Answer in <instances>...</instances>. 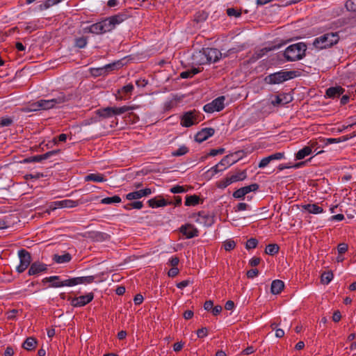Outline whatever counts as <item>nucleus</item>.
Returning <instances> with one entry per match:
<instances>
[{
    "label": "nucleus",
    "instance_id": "26",
    "mask_svg": "<svg viewBox=\"0 0 356 356\" xmlns=\"http://www.w3.org/2000/svg\"><path fill=\"white\" fill-rule=\"evenodd\" d=\"M288 96L284 94L275 95L271 100V103L274 106L284 105L289 102Z\"/></svg>",
    "mask_w": 356,
    "mask_h": 356
},
{
    "label": "nucleus",
    "instance_id": "18",
    "mask_svg": "<svg viewBox=\"0 0 356 356\" xmlns=\"http://www.w3.org/2000/svg\"><path fill=\"white\" fill-rule=\"evenodd\" d=\"M70 280V279L60 281V277L55 275V276L45 277L43 279L42 282H51V287H62V286H71L70 285H68V284H64L65 283H67Z\"/></svg>",
    "mask_w": 356,
    "mask_h": 356
},
{
    "label": "nucleus",
    "instance_id": "20",
    "mask_svg": "<svg viewBox=\"0 0 356 356\" xmlns=\"http://www.w3.org/2000/svg\"><path fill=\"white\" fill-rule=\"evenodd\" d=\"M94 276L74 277L71 278L67 283H65L64 284H68L73 286L80 284H90L92 283L94 281Z\"/></svg>",
    "mask_w": 356,
    "mask_h": 356
},
{
    "label": "nucleus",
    "instance_id": "11",
    "mask_svg": "<svg viewBox=\"0 0 356 356\" xmlns=\"http://www.w3.org/2000/svg\"><path fill=\"white\" fill-rule=\"evenodd\" d=\"M79 204V201L66 199L51 202L50 209L54 210L57 208H73L77 207Z\"/></svg>",
    "mask_w": 356,
    "mask_h": 356
},
{
    "label": "nucleus",
    "instance_id": "51",
    "mask_svg": "<svg viewBox=\"0 0 356 356\" xmlns=\"http://www.w3.org/2000/svg\"><path fill=\"white\" fill-rule=\"evenodd\" d=\"M258 241L256 238H251L247 241L245 248L247 249H252L257 247Z\"/></svg>",
    "mask_w": 356,
    "mask_h": 356
},
{
    "label": "nucleus",
    "instance_id": "58",
    "mask_svg": "<svg viewBox=\"0 0 356 356\" xmlns=\"http://www.w3.org/2000/svg\"><path fill=\"white\" fill-rule=\"evenodd\" d=\"M67 140V135L65 134H60L58 138H54L52 140L54 145H56L58 142H65Z\"/></svg>",
    "mask_w": 356,
    "mask_h": 356
},
{
    "label": "nucleus",
    "instance_id": "29",
    "mask_svg": "<svg viewBox=\"0 0 356 356\" xmlns=\"http://www.w3.org/2000/svg\"><path fill=\"white\" fill-rule=\"evenodd\" d=\"M111 22H113V26H115L128 18V15L125 13H118L117 15L109 17Z\"/></svg>",
    "mask_w": 356,
    "mask_h": 356
},
{
    "label": "nucleus",
    "instance_id": "19",
    "mask_svg": "<svg viewBox=\"0 0 356 356\" xmlns=\"http://www.w3.org/2000/svg\"><path fill=\"white\" fill-rule=\"evenodd\" d=\"M207 58H208L209 63L213 62L216 63L221 58V52L215 48H204Z\"/></svg>",
    "mask_w": 356,
    "mask_h": 356
},
{
    "label": "nucleus",
    "instance_id": "43",
    "mask_svg": "<svg viewBox=\"0 0 356 356\" xmlns=\"http://www.w3.org/2000/svg\"><path fill=\"white\" fill-rule=\"evenodd\" d=\"M188 152V148L184 145L179 147L177 150L172 153L174 156H180L186 154Z\"/></svg>",
    "mask_w": 356,
    "mask_h": 356
},
{
    "label": "nucleus",
    "instance_id": "46",
    "mask_svg": "<svg viewBox=\"0 0 356 356\" xmlns=\"http://www.w3.org/2000/svg\"><path fill=\"white\" fill-rule=\"evenodd\" d=\"M227 14L229 17H239L241 15V11L234 8H229L227 9Z\"/></svg>",
    "mask_w": 356,
    "mask_h": 356
},
{
    "label": "nucleus",
    "instance_id": "2",
    "mask_svg": "<svg viewBox=\"0 0 356 356\" xmlns=\"http://www.w3.org/2000/svg\"><path fill=\"white\" fill-rule=\"evenodd\" d=\"M307 45L304 42H298L289 45L284 51V56L287 61H296L305 56Z\"/></svg>",
    "mask_w": 356,
    "mask_h": 356
},
{
    "label": "nucleus",
    "instance_id": "28",
    "mask_svg": "<svg viewBox=\"0 0 356 356\" xmlns=\"http://www.w3.org/2000/svg\"><path fill=\"white\" fill-rule=\"evenodd\" d=\"M284 284L282 280H275L271 284V293L273 294H279L284 289Z\"/></svg>",
    "mask_w": 356,
    "mask_h": 356
},
{
    "label": "nucleus",
    "instance_id": "61",
    "mask_svg": "<svg viewBox=\"0 0 356 356\" xmlns=\"http://www.w3.org/2000/svg\"><path fill=\"white\" fill-rule=\"evenodd\" d=\"M208 331L207 327H202L197 330V335L198 338H203L207 335Z\"/></svg>",
    "mask_w": 356,
    "mask_h": 356
},
{
    "label": "nucleus",
    "instance_id": "32",
    "mask_svg": "<svg viewBox=\"0 0 356 356\" xmlns=\"http://www.w3.org/2000/svg\"><path fill=\"white\" fill-rule=\"evenodd\" d=\"M247 177V174H246V171L245 170H242V171H239L234 175H232L230 176H229L228 177L229 178V182H236V181H243Z\"/></svg>",
    "mask_w": 356,
    "mask_h": 356
},
{
    "label": "nucleus",
    "instance_id": "14",
    "mask_svg": "<svg viewBox=\"0 0 356 356\" xmlns=\"http://www.w3.org/2000/svg\"><path fill=\"white\" fill-rule=\"evenodd\" d=\"M47 270V265L39 261L31 264L28 271L29 275H38Z\"/></svg>",
    "mask_w": 356,
    "mask_h": 356
},
{
    "label": "nucleus",
    "instance_id": "37",
    "mask_svg": "<svg viewBox=\"0 0 356 356\" xmlns=\"http://www.w3.org/2000/svg\"><path fill=\"white\" fill-rule=\"evenodd\" d=\"M201 70L200 68H193L190 70H186L184 72H182L180 74V77L182 79H188L193 77L194 75L197 74V73L200 72Z\"/></svg>",
    "mask_w": 356,
    "mask_h": 356
},
{
    "label": "nucleus",
    "instance_id": "57",
    "mask_svg": "<svg viewBox=\"0 0 356 356\" xmlns=\"http://www.w3.org/2000/svg\"><path fill=\"white\" fill-rule=\"evenodd\" d=\"M270 163L271 162L270 161V160L268 159V158L267 156L264 157L259 163L258 168H264Z\"/></svg>",
    "mask_w": 356,
    "mask_h": 356
},
{
    "label": "nucleus",
    "instance_id": "17",
    "mask_svg": "<svg viewBox=\"0 0 356 356\" xmlns=\"http://www.w3.org/2000/svg\"><path fill=\"white\" fill-rule=\"evenodd\" d=\"M147 202L149 206L152 208H157L172 204V201L165 200L161 196L150 199L147 201Z\"/></svg>",
    "mask_w": 356,
    "mask_h": 356
},
{
    "label": "nucleus",
    "instance_id": "45",
    "mask_svg": "<svg viewBox=\"0 0 356 356\" xmlns=\"http://www.w3.org/2000/svg\"><path fill=\"white\" fill-rule=\"evenodd\" d=\"M41 110L40 102V100L31 104L28 108H26V111H38Z\"/></svg>",
    "mask_w": 356,
    "mask_h": 356
},
{
    "label": "nucleus",
    "instance_id": "54",
    "mask_svg": "<svg viewBox=\"0 0 356 356\" xmlns=\"http://www.w3.org/2000/svg\"><path fill=\"white\" fill-rule=\"evenodd\" d=\"M348 137H346V136H343L341 138H327L326 140V144H332V143H340V142H342V141H346V140H348Z\"/></svg>",
    "mask_w": 356,
    "mask_h": 356
},
{
    "label": "nucleus",
    "instance_id": "21",
    "mask_svg": "<svg viewBox=\"0 0 356 356\" xmlns=\"http://www.w3.org/2000/svg\"><path fill=\"white\" fill-rule=\"evenodd\" d=\"M345 92V89L341 86H337L334 87H330L326 90L325 97L328 98H337L339 97Z\"/></svg>",
    "mask_w": 356,
    "mask_h": 356
},
{
    "label": "nucleus",
    "instance_id": "5",
    "mask_svg": "<svg viewBox=\"0 0 356 356\" xmlns=\"http://www.w3.org/2000/svg\"><path fill=\"white\" fill-rule=\"evenodd\" d=\"M18 256L19 264L16 267V270L22 273L31 265V257L30 253L24 249L18 251Z\"/></svg>",
    "mask_w": 356,
    "mask_h": 356
},
{
    "label": "nucleus",
    "instance_id": "60",
    "mask_svg": "<svg viewBox=\"0 0 356 356\" xmlns=\"http://www.w3.org/2000/svg\"><path fill=\"white\" fill-rule=\"evenodd\" d=\"M247 193H249L250 192L257 191L259 188V185L257 184H252L249 186H245Z\"/></svg>",
    "mask_w": 356,
    "mask_h": 356
},
{
    "label": "nucleus",
    "instance_id": "59",
    "mask_svg": "<svg viewBox=\"0 0 356 356\" xmlns=\"http://www.w3.org/2000/svg\"><path fill=\"white\" fill-rule=\"evenodd\" d=\"M348 250V245L346 243H342L338 245L337 250L339 254H343Z\"/></svg>",
    "mask_w": 356,
    "mask_h": 356
},
{
    "label": "nucleus",
    "instance_id": "30",
    "mask_svg": "<svg viewBox=\"0 0 356 356\" xmlns=\"http://www.w3.org/2000/svg\"><path fill=\"white\" fill-rule=\"evenodd\" d=\"M72 256L70 253H65L63 255L54 254L53 260L57 264H64L70 261Z\"/></svg>",
    "mask_w": 356,
    "mask_h": 356
},
{
    "label": "nucleus",
    "instance_id": "39",
    "mask_svg": "<svg viewBox=\"0 0 356 356\" xmlns=\"http://www.w3.org/2000/svg\"><path fill=\"white\" fill-rule=\"evenodd\" d=\"M271 50H272L271 48H267V47L262 48V49L255 51L254 54L252 55V57L251 59L252 60H258V59L262 58L264 55H266V53H268V51H270Z\"/></svg>",
    "mask_w": 356,
    "mask_h": 356
},
{
    "label": "nucleus",
    "instance_id": "49",
    "mask_svg": "<svg viewBox=\"0 0 356 356\" xmlns=\"http://www.w3.org/2000/svg\"><path fill=\"white\" fill-rule=\"evenodd\" d=\"M87 43V39L84 37L78 38L75 40V45L79 48H84Z\"/></svg>",
    "mask_w": 356,
    "mask_h": 356
},
{
    "label": "nucleus",
    "instance_id": "24",
    "mask_svg": "<svg viewBox=\"0 0 356 356\" xmlns=\"http://www.w3.org/2000/svg\"><path fill=\"white\" fill-rule=\"evenodd\" d=\"M96 113L99 118H109L115 115V111L113 107H106L104 108L98 109Z\"/></svg>",
    "mask_w": 356,
    "mask_h": 356
},
{
    "label": "nucleus",
    "instance_id": "44",
    "mask_svg": "<svg viewBox=\"0 0 356 356\" xmlns=\"http://www.w3.org/2000/svg\"><path fill=\"white\" fill-rule=\"evenodd\" d=\"M332 279L333 274L331 272H325L321 275V282L325 284H328Z\"/></svg>",
    "mask_w": 356,
    "mask_h": 356
},
{
    "label": "nucleus",
    "instance_id": "12",
    "mask_svg": "<svg viewBox=\"0 0 356 356\" xmlns=\"http://www.w3.org/2000/svg\"><path fill=\"white\" fill-rule=\"evenodd\" d=\"M180 232L187 238H192L198 236V230L191 224H186L179 228Z\"/></svg>",
    "mask_w": 356,
    "mask_h": 356
},
{
    "label": "nucleus",
    "instance_id": "63",
    "mask_svg": "<svg viewBox=\"0 0 356 356\" xmlns=\"http://www.w3.org/2000/svg\"><path fill=\"white\" fill-rule=\"evenodd\" d=\"M220 165L219 164V163L218 164H216V165L213 166L208 172H211V175H214L215 174L220 172V171H222L223 169L222 168H220Z\"/></svg>",
    "mask_w": 356,
    "mask_h": 356
},
{
    "label": "nucleus",
    "instance_id": "38",
    "mask_svg": "<svg viewBox=\"0 0 356 356\" xmlns=\"http://www.w3.org/2000/svg\"><path fill=\"white\" fill-rule=\"evenodd\" d=\"M122 200L120 196L118 195H114L113 197H108L103 198L101 200V203L104 204H112L115 203H120L121 202Z\"/></svg>",
    "mask_w": 356,
    "mask_h": 356
},
{
    "label": "nucleus",
    "instance_id": "56",
    "mask_svg": "<svg viewBox=\"0 0 356 356\" xmlns=\"http://www.w3.org/2000/svg\"><path fill=\"white\" fill-rule=\"evenodd\" d=\"M58 1L57 0H46L44 1V3H43V5H41V7L42 9H47L49 8H50L51 6H53L54 5H56L58 4Z\"/></svg>",
    "mask_w": 356,
    "mask_h": 356
},
{
    "label": "nucleus",
    "instance_id": "41",
    "mask_svg": "<svg viewBox=\"0 0 356 356\" xmlns=\"http://www.w3.org/2000/svg\"><path fill=\"white\" fill-rule=\"evenodd\" d=\"M279 246L277 244H269L265 249V252L269 255H274L279 251Z\"/></svg>",
    "mask_w": 356,
    "mask_h": 356
},
{
    "label": "nucleus",
    "instance_id": "27",
    "mask_svg": "<svg viewBox=\"0 0 356 356\" xmlns=\"http://www.w3.org/2000/svg\"><path fill=\"white\" fill-rule=\"evenodd\" d=\"M84 31H85V32H88V33H91L97 34V35L104 33L100 22L95 23V24L90 25V26L86 27L84 29Z\"/></svg>",
    "mask_w": 356,
    "mask_h": 356
},
{
    "label": "nucleus",
    "instance_id": "9",
    "mask_svg": "<svg viewBox=\"0 0 356 356\" xmlns=\"http://www.w3.org/2000/svg\"><path fill=\"white\" fill-rule=\"evenodd\" d=\"M198 122L195 111L186 112L181 118V125L184 127H190Z\"/></svg>",
    "mask_w": 356,
    "mask_h": 356
},
{
    "label": "nucleus",
    "instance_id": "4",
    "mask_svg": "<svg viewBox=\"0 0 356 356\" xmlns=\"http://www.w3.org/2000/svg\"><path fill=\"white\" fill-rule=\"evenodd\" d=\"M295 72L293 71H284L270 74L266 76L265 81L268 84H280L287 80L293 79L295 76Z\"/></svg>",
    "mask_w": 356,
    "mask_h": 356
},
{
    "label": "nucleus",
    "instance_id": "64",
    "mask_svg": "<svg viewBox=\"0 0 356 356\" xmlns=\"http://www.w3.org/2000/svg\"><path fill=\"white\" fill-rule=\"evenodd\" d=\"M131 209H140L143 207V204L140 201H135L131 202Z\"/></svg>",
    "mask_w": 356,
    "mask_h": 356
},
{
    "label": "nucleus",
    "instance_id": "52",
    "mask_svg": "<svg viewBox=\"0 0 356 356\" xmlns=\"http://www.w3.org/2000/svg\"><path fill=\"white\" fill-rule=\"evenodd\" d=\"M346 7L348 10L356 12V0H348Z\"/></svg>",
    "mask_w": 356,
    "mask_h": 356
},
{
    "label": "nucleus",
    "instance_id": "10",
    "mask_svg": "<svg viewBox=\"0 0 356 356\" xmlns=\"http://www.w3.org/2000/svg\"><path fill=\"white\" fill-rule=\"evenodd\" d=\"M191 63L195 65H202L209 64L208 58H207L204 48L195 51L191 56Z\"/></svg>",
    "mask_w": 356,
    "mask_h": 356
},
{
    "label": "nucleus",
    "instance_id": "6",
    "mask_svg": "<svg viewBox=\"0 0 356 356\" xmlns=\"http://www.w3.org/2000/svg\"><path fill=\"white\" fill-rule=\"evenodd\" d=\"M225 98L224 96L218 97L211 102L205 104L203 107V110L208 113L220 111L225 108Z\"/></svg>",
    "mask_w": 356,
    "mask_h": 356
},
{
    "label": "nucleus",
    "instance_id": "13",
    "mask_svg": "<svg viewBox=\"0 0 356 356\" xmlns=\"http://www.w3.org/2000/svg\"><path fill=\"white\" fill-rule=\"evenodd\" d=\"M214 133L215 130L213 128H204L197 133L195 136V140L200 143H202L207 140L209 137L212 136Z\"/></svg>",
    "mask_w": 356,
    "mask_h": 356
},
{
    "label": "nucleus",
    "instance_id": "25",
    "mask_svg": "<svg viewBox=\"0 0 356 356\" xmlns=\"http://www.w3.org/2000/svg\"><path fill=\"white\" fill-rule=\"evenodd\" d=\"M134 90V86L131 83L123 86L121 89L118 90V95H116V99L122 100L125 99V95L131 93Z\"/></svg>",
    "mask_w": 356,
    "mask_h": 356
},
{
    "label": "nucleus",
    "instance_id": "62",
    "mask_svg": "<svg viewBox=\"0 0 356 356\" xmlns=\"http://www.w3.org/2000/svg\"><path fill=\"white\" fill-rule=\"evenodd\" d=\"M225 152L224 148H219V149H213L210 151L209 155L212 156H215L218 154H222Z\"/></svg>",
    "mask_w": 356,
    "mask_h": 356
},
{
    "label": "nucleus",
    "instance_id": "33",
    "mask_svg": "<svg viewBox=\"0 0 356 356\" xmlns=\"http://www.w3.org/2000/svg\"><path fill=\"white\" fill-rule=\"evenodd\" d=\"M86 181H91L94 182H104L106 179L104 178V175L99 173H91L85 177Z\"/></svg>",
    "mask_w": 356,
    "mask_h": 356
},
{
    "label": "nucleus",
    "instance_id": "35",
    "mask_svg": "<svg viewBox=\"0 0 356 356\" xmlns=\"http://www.w3.org/2000/svg\"><path fill=\"white\" fill-rule=\"evenodd\" d=\"M200 202V197L196 195H187L186 197L185 205L186 206H195Z\"/></svg>",
    "mask_w": 356,
    "mask_h": 356
},
{
    "label": "nucleus",
    "instance_id": "15",
    "mask_svg": "<svg viewBox=\"0 0 356 356\" xmlns=\"http://www.w3.org/2000/svg\"><path fill=\"white\" fill-rule=\"evenodd\" d=\"M195 221L205 226H211L213 223V218L205 211H200L195 216Z\"/></svg>",
    "mask_w": 356,
    "mask_h": 356
},
{
    "label": "nucleus",
    "instance_id": "53",
    "mask_svg": "<svg viewBox=\"0 0 356 356\" xmlns=\"http://www.w3.org/2000/svg\"><path fill=\"white\" fill-rule=\"evenodd\" d=\"M170 191L172 193H183L187 191L184 186L179 185L172 187Z\"/></svg>",
    "mask_w": 356,
    "mask_h": 356
},
{
    "label": "nucleus",
    "instance_id": "34",
    "mask_svg": "<svg viewBox=\"0 0 356 356\" xmlns=\"http://www.w3.org/2000/svg\"><path fill=\"white\" fill-rule=\"evenodd\" d=\"M312 152V147L309 146H305L302 149H300L296 154V158L298 160L303 159L305 157L310 155Z\"/></svg>",
    "mask_w": 356,
    "mask_h": 356
},
{
    "label": "nucleus",
    "instance_id": "55",
    "mask_svg": "<svg viewBox=\"0 0 356 356\" xmlns=\"http://www.w3.org/2000/svg\"><path fill=\"white\" fill-rule=\"evenodd\" d=\"M115 111V115H121L125 112L129 111L128 106H123L121 107H113Z\"/></svg>",
    "mask_w": 356,
    "mask_h": 356
},
{
    "label": "nucleus",
    "instance_id": "47",
    "mask_svg": "<svg viewBox=\"0 0 356 356\" xmlns=\"http://www.w3.org/2000/svg\"><path fill=\"white\" fill-rule=\"evenodd\" d=\"M95 238L98 241H104L110 238V235L104 232H97Z\"/></svg>",
    "mask_w": 356,
    "mask_h": 356
},
{
    "label": "nucleus",
    "instance_id": "8",
    "mask_svg": "<svg viewBox=\"0 0 356 356\" xmlns=\"http://www.w3.org/2000/svg\"><path fill=\"white\" fill-rule=\"evenodd\" d=\"M122 65L121 61H118L111 64L106 65L103 67L92 68L91 73L93 76H102L106 74L109 71L120 68Z\"/></svg>",
    "mask_w": 356,
    "mask_h": 356
},
{
    "label": "nucleus",
    "instance_id": "7",
    "mask_svg": "<svg viewBox=\"0 0 356 356\" xmlns=\"http://www.w3.org/2000/svg\"><path fill=\"white\" fill-rule=\"evenodd\" d=\"M94 298L92 293H89L84 296H81L76 298H68V300L70 301L72 306L74 307H83L92 300Z\"/></svg>",
    "mask_w": 356,
    "mask_h": 356
},
{
    "label": "nucleus",
    "instance_id": "48",
    "mask_svg": "<svg viewBox=\"0 0 356 356\" xmlns=\"http://www.w3.org/2000/svg\"><path fill=\"white\" fill-rule=\"evenodd\" d=\"M270 162L276 160H281L284 158V152H276L267 156Z\"/></svg>",
    "mask_w": 356,
    "mask_h": 356
},
{
    "label": "nucleus",
    "instance_id": "22",
    "mask_svg": "<svg viewBox=\"0 0 356 356\" xmlns=\"http://www.w3.org/2000/svg\"><path fill=\"white\" fill-rule=\"evenodd\" d=\"M302 210L312 214L322 213L324 210L318 204H306L302 206Z\"/></svg>",
    "mask_w": 356,
    "mask_h": 356
},
{
    "label": "nucleus",
    "instance_id": "31",
    "mask_svg": "<svg viewBox=\"0 0 356 356\" xmlns=\"http://www.w3.org/2000/svg\"><path fill=\"white\" fill-rule=\"evenodd\" d=\"M103 33L109 32L115 29L113 26V22H111L109 17L105 18L104 19L100 21Z\"/></svg>",
    "mask_w": 356,
    "mask_h": 356
},
{
    "label": "nucleus",
    "instance_id": "36",
    "mask_svg": "<svg viewBox=\"0 0 356 356\" xmlns=\"http://www.w3.org/2000/svg\"><path fill=\"white\" fill-rule=\"evenodd\" d=\"M233 155H227L225 156L220 162V166H223V170L226 169L227 166H230L236 162L235 159H232Z\"/></svg>",
    "mask_w": 356,
    "mask_h": 356
},
{
    "label": "nucleus",
    "instance_id": "3",
    "mask_svg": "<svg viewBox=\"0 0 356 356\" xmlns=\"http://www.w3.org/2000/svg\"><path fill=\"white\" fill-rule=\"evenodd\" d=\"M73 95L70 93L59 92L56 95L50 99H40L41 110H49L56 108L58 105L70 101Z\"/></svg>",
    "mask_w": 356,
    "mask_h": 356
},
{
    "label": "nucleus",
    "instance_id": "23",
    "mask_svg": "<svg viewBox=\"0 0 356 356\" xmlns=\"http://www.w3.org/2000/svg\"><path fill=\"white\" fill-rule=\"evenodd\" d=\"M60 152V149H55V150L49 151L44 154H42V155H36V156H32L29 159V161H33V162H41L43 160L47 159L52 156L59 154Z\"/></svg>",
    "mask_w": 356,
    "mask_h": 356
},
{
    "label": "nucleus",
    "instance_id": "40",
    "mask_svg": "<svg viewBox=\"0 0 356 356\" xmlns=\"http://www.w3.org/2000/svg\"><path fill=\"white\" fill-rule=\"evenodd\" d=\"M36 341L33 337H28L24 342L22 346L27 350H31L35 348Z\"/></svg>",
    "mask_w": 356,
    "mask_h": 356
},
{
    "label": "nucleus",
    "instance_id": "42",
    "mask_svg": "<svg viewBox=\"0 0 356 356\" xmlns=\"http://www.w3.org/2000/svg\"><path fill=\"white\" fill-rule=\"evenodd\" d=\"M247 194L248 193H247V191L244 186L235 191L233 193V197L237 199H243Z\"/></svg>",
    "mask_w": 356,
    "mask_h": 356
},
{
    "label": "nucleus",
    "instance_id": "50",
    "mask_svg": "<svg viewBox=\"0 0 356 356\" xmlns=\"http://www.w3.org/2000/svg\"><path fill=\"white\" fill-rule=\"evenodd\" d=\"M224 248L227 251H230L233 250L236 246V243L233 240H227L224 242L223 244Z\"/></svg>",
    "mask_w": 356,
    "mask_h": 356
},
{
    "label": "nucleus",
    "instance_id": "1",
    "mask_svg": "<svg viewBox=\"0 0 356 356\" xmlns=\"http://www.w3.org/2000/svg\"><path fill=\"white\" fill-rule=\"evenodd\" d=\"M339 39L338 32L330 31L316 38L312 42V45L318 50L328 49L337 44Z\"/></svg>",
    "mask_w": 356,
    "mask_h": 356
},
{
    "label": "nucleus",
    "instance_id": "16",
    "mask_svg": "<svg viewBox=\"0 0 356 356\" xmlns=\"http://www.w3.org/2000/svg\"><path fill=\"white\" fill-rule=\"evenodd\" d=\"M152 193V190L149 188L139 191L131 192L126 195V199L128 200H138L143 197L148 196Z\"/></svg>",
    "mask_w": 356,
    "mask_h": 356
}]
</instances>
